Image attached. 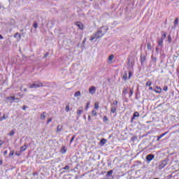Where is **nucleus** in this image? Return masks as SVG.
Instances as JSON below:
<instances>
[{
	"label": "nucleus",
	"mask_w": 179,
	"mask_h": 179,
	"mask_svg": "<svg viewBox=\"0 0 179 179\" xmlns=\"http://www.w3.org/2000/svg\"><path fill=\"white\" fill-rule=\"evenodd\" d=\"M127 78H128L127 74V73H124V74L123 75V79H124V80H127Z\"/></svg>",
	"instance_id": "obj_37"
},
{
	"label": "nucleus",
	"mask_w": 179,
	"mask_h": 179,
	"mask_svg": "<svg viewBox=\"0 0 179 179\" xmlns=\"http://www.w3.org/2000/svg\"><path fill=\"white\" fill-rule=\"evenodd\" d=\"M157 90H155V93H162V87H156Z\"/></svg>",
	"instance_id": "obj_12"
},
{
	"label": "nucleus",
	"mask_w": 179,
	"mask_h": 179,
	"mask_svg": "<svg viewBox=\"0 0 179 179\" xmlns=\"http://www.w3.org/2000/svg\"><path fill=\"white\" fill-rule=\"evenodd\" d=\"M109 61H113L114 59V55H110L108 57Z\"/></svg>",
	"instance_id": "obj_28"
},
{
	"label": "nucleus",
	"mask_w": 179,
	"mask_h": 179,
	"mask_svg": "<svg viewBox=\"0 0 179 179\" xmlns=\"http://www.w3.org/2000/svg\"><path fill=\"white\" fill-rule=\"evenodd\" d=\"M79 96H80V92L78 91L75 93L74 96L75 97H79Z\"/></svg>",
	"instance_id": "obj_24"
},
{
	"label": "nucleus",
	"mask_w": 179,
	"mask_h": 179,
	"mask_svg": "<svg viewBox=\"0 0 179 179\" xmlns=\"http://www.w3.org/2000/svg\"><path fill=\"white\" fill-rule=\"evenodd\" d=\"M177 24H178V18L175 19L174 24H173V27H172V29H176Z\"/></svg>",
	"instance_id": "obj_13"
},
{
	"label": "nucleus",
	"mask_w": 179,
	"mask_h": 179,
	"mask_svg": "<svg viewBox=\"0 0 179 179\" xmlns=\"http://www.w3.org/2000/svg\"><path fill=\"white\" fill-rule=\"evenodd\" d=\"M112 175H113V170H110L107 172L106 177H111Z\"/></svg>",
	"instance_id": "obj_18"
},
{
	"label": "nucleus",
	"mask_w": 179,
	"mask_h": 179,
	"mask_svg": "<svg viewBox=\"0 0 179 179\" xmlns=\"http://www.w3.org/2000/svg\"><path fill=\"white\" fill-rule=\"evenodd\" d=\"M163 89H164V90L165 92H167V90H169V87L165 85Z\"/></svg>",
	"instance_id": "obj_45"
},
{
	"label": "nucleus",
	"mask_w": 179,
	"mask_h": 179,
	"mask_svg": "<svg viewBox=\"0 0 179 179\" xmlns=\"http://www.w3.org/2000/svg\"><path fill=\"white\" fill-rule=\"evenodd\" d=\"M133 73L131 71L129 72V79H131V76H132Z\"/></svg>",
	"instance_id": "obj_44"
},
{
	"label": "nucleus",
	"mask_w": 179,
	"mask_h": 179,
	"mask_svg": "<svg viewBox=\"0 0 179 179\" xmlns=\"http://www.w3.org/2000/svg\"><path fill=\"white\" fill-rule=\"evenodd\" d=\"M92 115H94V117H96V115H97V113H96V110H93L92 111Z\"/></svg>",
	"instance_id": "obj_31"
},
{
	"label": "nucleus",
	"mask_w": 179,
	"mask_h": 179,
	"mask_svg": "<svg viewBox=\"0 0 179 179\" xmlns=\"http://www.w3.org/2000/svg\"><path fill=\"white\" fill-rule=\"evenodd\" d=\"M61 129H62V127H60L59 125L57 126V132H61Z\"/></svg>",
	"instance_id": "obj_38"
},
{
	"label": "nucleus",
	"mask_w": 179,
	"mask_h": 179,
	"mask_svg": "<svg viewBox=\"0 0 179 179\" xmlns=\"http://www.w3.org/2000/svg\"><path fill=\"white\" fill-rule=\"evenodd\" d=\"M26 149H27V145H24L23 146L21 147L20 152H24V150H26Z\"/></svg>",
	"instance_id": "obj_17"
},
{
	"label": "nucleus",
	"mask_w": 179,
	"mask_h": 179,
	"mask_svg": "<svg viewBox=\"0 0 179 179\" xmlns=\"http://www.w3.org/2000/svg\"><path fill=\"white\" fill-rule=\"evenodd\" d=\"M14 37H15V38H18V40H20V38H22V36H20V34H19V33H16V34H15Z\"/></svg>",
	"instance_id": "obj_16"
},
{
	"label": "nucleus",
	"mask_w": 179,
	"mask_h": 179,
	"mask_svg": "<svg viewBox=\"0 0 179 179\" xmlns=\"http://www.w3.org/2000/svg\"><path fill=\"white\" fill-rule=\"evenodd\" d=\"M3 164V161L0 160V166H2Z\"/></svg>",
	"instance_id": "obj_55"
},
{
	"label": "nucleus",
	"mask_w": 179,
	"mask_h": 179,
	"mask_svg": "<svg viewBox=\"0 0 179 179\" xmlns=\"http://www.w3.org/2000/svg\"><path fill=\"white\" fill-rule=\"evenodd\" d=\"M4 120H6V116H5V115H3V116L0 118L1 121H3Z\"/></svg>",
	"instance_id": "obj_36"
},
{
	"label": "nucleus",
	"mask_w": 179,
	"mask_h": 179,
	"mask_svg": "<svg viewBox=\"0 0 179 179\" xmlns=\"http://www.w3.org/2000/svg\"><path fill=\"white\" fill-rule=\"evenodd\" d=\"M24 92H27V89L24 88Z\"/></svg>",
	"instance_id": "obj_61"
},
{
	"label": "nucleus",
	"mask_w": 179,
	"mask_h": 179,
	"mask_svg": "<svg viewBox=\"0 0 179 179\" xmlns=\"http://www.w3.org/2000/svg\"><path fill=\"white\" fill-rule=\"evenodd\" d=\"M33 26H34V29H37L38 27V24H37L36 22L34 23Z\"/></svg>",
	"instance_id": "obj_40"
},
{
	"label": "nucleus",
	"mask_w": 179,
	"mask_h": 179,
	"mask_svg": "<svg viewBox=\"0 0 179 179\" xmlns=\"http://www.w3.org/2000/svg\"><path fill=\"white\" fill-rule=\"evenodd\" d=\"M117 108H118V106H114L111 105L110 111L113 113V114L117 112Z\"/></svg>",
	"instance_id": "obj_9"
},
{
	"label": "nucleus",
	"mask_w": 179,
	"mask_h": 179,
	"mask_svg": "<svg viewBox=\"0 0 179 179\" xmlns=\"http://www.w3.org/2000/svg\"><path fill=\"white\" fill-rule=\"evenodd\" d=\"M89 92L90 94H94L96 93V87L92 86L90 87Z\"/></svg>",
	"instance_id": "obj_4"
},
{
	"label": "nucleus",
	"mask_w": 179,
	"mask_h": 179,
	"mask_svg": "<svg viewBox=\"0 0 179 179\" xmlns=\"http://www.w3.org/2000/svg\"><path fill=\"white\" fill-rule=\"evenodd\" d=\"M149 90H153V87H150Z\"/></svg>",
	"instance_id": "obj_57"
},
{
	"label": "nucleus",
	"mask_w": 179,
	"mask_h": 179,
	"mask_svg": "<svg viewBox=\"0 0 179 179\" xmlns=\"http://www.w3.org/2000/svg\"><path fill=\"white\" fill-rule=\"evenodd\" d=\"M172 41V39H171V35H169L168 36V43L170 44Z\"/></svg>",
	"instance_id": "obj_26"
},
{
	"label": "nucleus",
	"mask_w": 179,
	"mask_h": 179,
	"mask_svg": "<svg viewBox=\"0 0 179 179\" xmlns=\"http://www.w3.org/2000/svg\"><path fill=\"white\" fill-rule=\"evenodd\" d=\"M163 136H164V134H161V135L158 136L157 141L159 142V141H160V139H162V138H163Z\"/></svg>",
	"instance_id": "obj_23"
},
{
	"label": "nucleus",
	"mask_w": 179,
	"mask_h": 179,
	"mask_svg": "<svg viewBox=\"0 0 179 179\" xmlns=\"http://www.w3.org/2000/svg\"><path fill=\"white\" fill-rule=\"evenodd\" d=\"M13 155H15V151H10V152L9 153V156H13Z\"/></svg>",
	"instance_id": "obj_42"
},
{
	"label": "nucleus",
	"mask_w": 179,
	"mask_h": 179,
	"mask_svg": "<svg viewBox=\"0 0 179 179\" xmlns=\"http://www.w3.org/2000/svg\"><path fill=\"white\" fill-rule=\"evenodd\" d=\"M134 94V88L130 90V92L129 93V99H131V97H132V95Z\"/></svg>",
	"instance_id": "obj_15"
},
{
	"label": "nucleus",
	"mask_w": 179,
	"mask_h": 179,
	"mask_svg": "<svg viewBox=\"0 0 179 179\" xmlns=\"http://www.w3.org/2000/svg\"><path fill=\"white\" fill-rule=\"evenodd\" d=\"M106 143H107V139L106 138H101L100 141V146H104V145H106Z\"/></svg>",
	"instance_id": "obj_7"
},
{
	"label": "nucleus",
	"mask_w": 179,
	"mask_h": 179,
	"mask_svg": "<svg viewBox=\"0 0 179 179\" xmlns=\"http://www.w3.org/2000/svg\"><path fill=\"white\" fill-rule=\"evenodd\" d=\"M15 155H16L17 156H20V154H17V152L15 153Z\"/></svg>",
	"instance_id": "obj_62"
},
{
	"label": "nucleus",
	"mask_w": 179,
	"mask_h": 179,
	"mask_svg": "<svg viewBox=\"0 0 179 179\" xmlns=\"http://www.w3.org/2000/svg\"><path fill=\"white\" fill-rule=\"evenodd\" d=\"M167 134H169V131H166L165 133L162 134V135H164V136H165V135H167Z\"/></svg>",
	"instance_id": "obj_54"
},
{
	"label": "nucleus",
	"mask_w": 179,
	"mask_h": 179,
	"mask_svg": "<svg viewBox=\"0 0 179 179\" xmlns=\"http://www.w3.org/2000/svg\"><path fill=\"white\" fill-rule=\"evenodd\" d=\"M151 58H152V62H154L155 63L157 62V58H156V57H154V56H152Z\"/></svg>",
	"instance_id": "obj_27"
},
{
	"label": "nucleus",
	"mask_w": 179,
	"mask_h": 179,
	"mask_svg": "<svg viewBox=\"0 0 179 179\" xmlns=\"http://www.w3.org/2000/svg\"><path fill=\"white\" fill-rule=\"evenodd\" d=\"M108 28L107 27H102L98 31L94 34L90 38V41H93L94 40H99V38H101L106 33H107Z\"/></svg>",
	"instance_id": "obj_1"
},
{
	"label": "nucleus",
	"mask_w": 179,
	"mask_h": 179,
	"mask_svg": "<svg viewBox=\"0 0 179 179\" xmlns=\"http://www.w3.org/2000/svg\"><path fill=\"white\" fill-rule=\"evenodd\" d=\"M11 99L13 101H15V100H16V97H15V96H11Z\"/></svg>",
	"instance_id": "obj_48"
},
{
	"label": "nucleus",
	"mask_w": 179,
	"mask_h": 179,
	"mask_svg": "<svg viewBox=\"0 0 179 179\" xmlns=\"http://www.w3.org/2000/svg\"><path fill=\"white\" fill-rule=\"evenodd\" d=\"M26 108H27V106H24L22 107V110H26Z\"/></svg>",
	"instance_id": "obj_52"
},
{
	"label": "nucleus",
	"mask_w": 179,
	"mask_h": 179,
	"mask_svg": "<svg viewBox=\"0 0 179 179\" xmlns=\"http://www.w3.org/2000/svg\"><path fill=\"white\" fill-rule=\"evenodd\" d=\"M3 143H2V141H0V146H2Z\"/></svg>",
	"instance_id": "obj_59"
},
{
	"label": "nucleus",
	"mask_w": 179,
	"mask_h": 179,
	"mask_svg": "<svg viewBox=\"0 0 179 179\" xmlns=\"http://www.w3.org/2000/svg\"><path fill=\"white\" fill-rule=\"evenodd\" d=\"M76 25L77 27L80 28V30H83V24H82V22H77L76 23Z\"/></svg>",
	"instance_id": "obj_6"
},
{
	"label": "nucleus",
	"mask_w": 179,
	"mask_h": 179,
	"mask_svg": "<svg viewBox=\"0 0 179 179\" xmlns=\"http://www.w3.org/2000/svg\"><path fill=\"white\" fill-rule=\"evenodd\" d=\"M29 89H37L38 87H43V83L35 81L33 84L28 85Z\"/></svg>",
	"instance_id": "obj_2"
},
{
	"label": "nucleus",
	"mask_w": 179,
	"mask_h": 179,
	"mask_svg": "<svg viewBox=\"0 0 179 179\" xmlns=\"http://www.w3.org/2000/svg\"><path fill=\"white\" fill-rule=\"evenodd\" d=\"M103 120V122H107V121H108V117H107V116H104Z\"/></svg>",
	"instance_id": "obj_30"
},
{
	"label": "nucleus",
	"mask_w": 179,
	"mask_h": 179,
	"mask_svg": "<svg viewBox=\"0 0 179 179\" xmlns=\"http://www.w3.org/2000/svg\"><path fill=\"white\" fill-rule=\"evenodd\" d=\"M166 33H164L163 35H162V38H161V39H162V40H164V38H166Z\"/></svg>",
	"instance_id": "obj_35"
},
{
	"label": "nucleus",
	"mask_w": 179,
	"mask_h": 179,
	"mask_svg": "<svg viewBox=\"0 0 179 179\" xmlns=\"http://www.w3.org/2000/svg\"><path fill=\"white\" fill-rule=\"evenodd\" d=\"M83 113V110H78V111H77V115H80V114H82Z\"/></svg>",
	"instance_id": "obj_29"
},
{
	"label": "nucleus",
	"mask_w": 179,
	"mask_h": 179,
	"mask_svg": "<svg viewBox=\"0 0 179 179\" xmlns=\"http://www.w3.org/2000/svg\"><path fill=\"white\" fill-rule=\"evenodd\" d=\"M70 167L69 166H66L63 168V170H69Z\"/></svg>",
	"instance_id": "obj_41"
},
{
	"label": "nucleus",
	"mask_w": 179,
	"mask_h": 179,
	"mask_svg": "<svg viewBox=\"0 0 179 179\" xmlns=\"http://www.w3.org/2000/svg\"><path fill=\"white\" fill-rule=\"evenodd\" d=\"M41 120H45V112L41 114Z\"/></svg>",
	"instance_id": "obj_19"
},
{
	"label": "nucleus",
	"mask_w": 179,
	"mask_h": 179,
	"mask_svg": "<svg viewBox=\"0 0 179 179\" xmlns=\"http://www.w3.org/2000/svg\"><path fill=\"white\" fill-rule=\"evenodd\" d=\"M3 36H2V35L0 34V40H3Z\"/></svg>",
	"instance_id": "obj_56"
},
{
	"label": "nucleus",
	"mask_w": 179,
	"mask_h": 179,
	"mask_svg": "<svg viewBox=\"0 0 179 179\" xmlns=\"http://www.w3.org/2000/svg\"><path fill=\"white\" fill-rule=\"evenodd\" d=\"M75 138H76V136H73L71 138V141H70V143H72V142H73Z\"/></svg>",
	"instance_id": "obj_43"
},
{
	"label": "nucleus",
	"mask_w": 179,
	"mask_h": 179,
	"mask_svg": "<svg viewBox=\"0 0 179 179\" xmlns=\"http://www.w3.org/2000/svg\"><path fill=\"white\" fill-rule=\"evenodd\" d=\"M111 106L118 107V101H113V103L111 104Z\"/></svg>",
	"instance_id": "obj_20"
},
{
	"label": "nucleus",
	"mask_w": 179,
	"mask_h": 179,
	"mask_svg": "<svg viewBox=\"0 0 179 179\" xmlns=\"http://www.w3.org/2000/svg\"><path fill=\"white\" fill-rule=\"evenodd\" d=\"M89 104H90L89 103H87V106L85 107V110H87L89 108Z\"/></svg>",
	"instance_id": "obj_51"
},
{
	"label": "nucleus",
	"mask_w": 179,
	"mask_h": 179,
	"mask_svg": "<svg viewBox=\"0 0 179 179\" xmlns=\"http://www.w3.org/2000/svg\"><path fill=\"white\" fill-rule=\"evenodd\" d=\"M135 117H139V113H138V112H134V116H133V117H131V122H132V121H134Z\"/></svg>",
	"instance_id": "obj_14"
},
{
	"label": "nucleus",
	"mask_w": 179,
	"mask_h": 179,
	"mask_svg": "<svg viewBox=\"0 0 179 179\" xmlns=\"http://www.w3.org/2000/svg\"><path fill=\"white\" fill-rule=\"evenodd\" d=\"M66 113H68V112L70 111L69 105H67V106H66Z\"/></svg>",
	"instance_id": "obj_34"
},
{
	"label": "nucleus",
	"mask_w": 179,
	"mask_h": 179,
	"mask_svg": "<svg viewBox=\"0 0 179 179\" xmlns=\"http://www.w3.org/2000/svg\"><path fill=\"white\" fill-rule=\"evenodd\" d=\"M155 179H159V178H155Z\"/></svg>",
	"instance_id": "obj_64"
},
{
	"label": "nucleus",
	"mask_w": 179,
	"mask_h": 179,
	"mask_svg": "<svg viewBox=\"0 0 179 179\" xmlns=\"http://www.w3.org/2000/svg\"><path fill=\"white\" fill-rule=\"evenodd\" d=\"M5 101L6 103H13V101L12 99V96H10L6 97Z\"/></svg>",
	"instance_id": "obj_8"
},
{
	"label": "nucleus",
	"mask_w": 179,
	"mask_h": 179,
	"mask_svg": "<svg viewBox=\"0 0 179 179\" xmlns=\"http://www.w3.org/2000/svg\"><path fill=\"white\" fill-rule=\"evenodd\" d=\"M95 110H99V103H96L94 106Z\"/></svg>",
	"instance_id": "obj_39"
},
{
	"label": "nucleus",
	"mask_w": 179,
	"mask_h": 179,
	"mask_svg": "<svg viewBox=\"0 0 179 179\" xmlns=\"http://www.w3.org/2000/svg\"><path fill=\"white\" fill-rule=\"evenodd\" d=\"M146 86H152V81H148L145 84Z\"/></svg>",
	"instance_id": "obj_33"
},
{
	"label": "nucleus",
	"mask_w": 179,
	"mask_h": 179,
	"mask_svg": "<svg viewBox=\"0 0 179 179\" xmlns=\"http://www.w3.org/2000/svg\"><path fill=\"white\" fill-rule=\"evenodd\" d=\"M156 51H159V47L156 48Z\"/></svg>",
	"instance_id": "obj_60"
},
{
	"label": "nucleus",
	"mask_w": 179,
	"mask_h": 179,
	"mask_svg": "<svg viewBox=\"0 0 179 179\" xmlns=\"http://www.w3.org/2000/svg\"><path fill=\"white\" fill-rule=\"evenodd\" d=\"M4 156H6L8 155V150H5L3 152Z\"/></svg>",
	"instance_id": "obj_50"
},
{
	"label": "nucleus",
	"mask_w": 179,
	"mask_h": 179,
	"mask_svg": "<svg viewBox=\"0 0 179 179\" xmlns=\"http://www.w3.org/2000/svg\"><path fill=\"white\" fill-rule=\"evenodd\" d=\"M9 135H10V136H13V135H15V131L11 130Z\"/></svg>",
	"instance_id": "obj_32"
},
{
	"label": "nucleus",
	"mask_w": 179,
	"mask_h": 179,
	"mask_svg": "<svg viewBox=\"0 0 179 179\" xmlns=\"http://www.w3.org/2000/svg\"><path fill=\"white\" fill-rule=\"evenodd\" d=\"M145 61H146V57H141V64H143V62H145Z\"/></svg>",
	"instance_id": "obj_21"
},
{
	"label": "nucleus",
	"mask_w": 179,
	"mask_h": 179,
	"mask_svg": "<svg viewBox=\"0 0 179 179\" xmlns=\"http://www.w3.org/2000/svg\"><path fill=\"white\" fill-rule=\"evenodd\" d=\"M147 48H148V50H152V45H151L150 42H148L147 43Z\"/></svg>",
	"instance_id": "obj_22"
},
{
	"label": "nucleus",
	"mask_w": 179,
	"mask_h": 179,
	"mask_svg": "<svg viewBox=\"0 0 179 179\" xmlns=\"http://www.w3.org/2000/svg\"><path fill=\"white\" fill-rule=\"evenodd\" d=\"M15 100H17V101H20L19 98H16Z\"/></svg>",
	"instance_id": "obj_63"
},
{
	"label": "nucleus",
	"mask_w": 179,
	"mask_h": 179,
	"mask_svg": "<svg viewBox=\"0 0 179 179\" xmlns=\"http://www.w3.org/2000/svg\"><path fill=\"white\" fill-rule=\"evenodd\" d=\"M127 94H128V88H124L122 94V97H125V96Z\"/></svg>",
	"instance_id": "obj_10"
},
{
	"label": "nucleus",
	"mask_w": 179,
	"mask_h": 179,
	"mask_svg": "<svg viewBox=\"0 0 179 179\" xmlns=\"http://www.w3.org/2000/svg\"><path fill=\"white\" fill-rule=\"evenodd\" d=\"M163 39L160 38L158 40V46L163 48Z\"/></svg>",
	"instance_id": "obj_11"
},
{
	"label": "nucleus",
	"mask_w": 179,
	"mask_h": 179,
	"mask_svg": "<svg viewBox=\"0 0 179 179\" xmlns=\"http://www.w3.org/2000/svg\"><path fill=\"white\" fill-rule=\"evenodd\" d=\"M167 134H169V131H166L165 133L162 134V135H164V136H165V135H167Z\"/></svg>",
	"instance_id": "obj_53"
},
{
	"label": "nucleus",
	"mask_w": 179,
	"mask_h": 179,
	"mask_svg": "<svg viewBox=\"0 0 179 179\" xmlns=\"http://www.w3.org/2000/svg\"><path fill=\"white\" fill-rule=\"evenodd\" d=\"M91 120V117H90V115L88 116V120L90 121Z\"/></svg>",
	"instance_id": "obj_58"
},
{
	"label": "nucleus",
	"mask_w": 179,
	"mask_h": 179,
	"mask_svg": "<svg viewBox=\"0 0 179 179\" xmlns=\"http://www.w3.org/2000/svg\"><path fill=\"white\" fill-rule=\"evenodd\" d=\"M155 159V155L153 154H149L146 156V160H148V162H152V160H153Z\"/></svg>",
	"instance_id": "obj_3"
},
{
	"label": "nucleus",
	"mask_w": 179,
	"mask_h": 179,
	"mask_svg": "<svg viewBox=\"0 0 179 179\" xmlns=\"http://www.w3.org/2000/svg\"><path fill=\"white\" fill-rule=\"evenodd\" d=\"M49 55H50V52H46V53L44 55V58H47V57H48Z\"/></svg>",
	"instance_id": "obj_46"
},
{
	"label": "nucleus",
	"mask_w": 179,
	"mask_h": 179,
	"mask_svg": "<svg viewBox=\"0 0 179 179\" xmlns=\"http://www.w3.org/2000/svg\"><path fill=\"white\" fill-rule=\"evenodd\" d=\"M17 96H20V99L23 98V95H21L20 93H17Z\"/></svg>",
	"instance_id": "obj_49"
},
{
	"label": "nucleus",
	"mask_w": 179,
	"mask_h": 179,
	"mask_svg": "<svg viewBox=\"0 0 179 179\" xmlns=\"http://www.w3.org/2000/svg\"><path fill=\"white\" fill-rule=\"evenodd\" d=\"M167 165V162H166V160L163 161L159 166V170H162V169H164L166 166Z\"/></svg>",
	"instance_id": "obj_5"
},
{
	"label": "nucleus",
	"mask_w": 179,
	"mask_h": 179,
	"mask_svg": "<svg viewBox=\"0 0 179 179\" xmlns=\"http://www.w3.org/2000/svg\"><path fill=\"white\" fill-rule=\"evenodd\" d=\"M61 153L64 155V153H66V149H65V147H63L61 150Z\"/></svg>",
	"instance_id": "obj_25"
},
{
	"label": "nucleus",
	"mask_w": 179,
	"mask_h": 179,
	"mask_svg": "<svg viewBox=\"0 0 179 179\" xmlns=\"http://www.w3.org/2000/svg\"><path fill=\"white\" fill-rule=\"evenodd\" d=\"M51 121H52V119L49 118L47 121V124H50V122H51Z\"/></svg>",
	"instance_id": "obj_47"
}]
</instances>
